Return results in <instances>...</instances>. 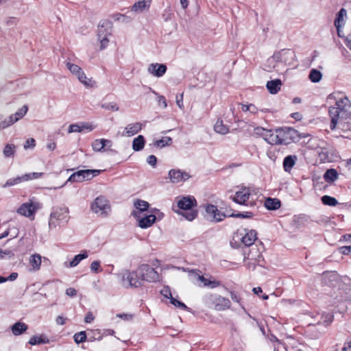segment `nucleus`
I'll return each instance as SVG.
<instances>
[{
  "mask_svg": "<svg viewBox=\"0 0 351 351\" xmlns=\"http://www.w3.org/2000/svg\"><path fill=\"white\" fill-rule=\"evenodd\" d=\"M202 302L205 306L217 311L228 310L231 306V302L228 298L216 293L204 294L202 298Z\"/></svg>",
  "mask_w": 351,
  "mask_h": 351,
  "instance_id": "1",
  "label": "nucleus"
},
{
  "mask_svg": "<svg viewBox=\"0 0 351 351\" xmlns=\"http://www.w3.org/2000/svg\"><path fill=\"white\" fill-rule=\"evenodd\" d=\"M196 206L197 201L193 196H184L178 201V207L183 210L179 213L189 221L197 217V211L193 209Z\"/></svg>",
  "mask_w": 351,
  "mask_h": 351,
  "instance_id": "2",
  "label": "nucleus"
},
{
  "mask_svg": "<svg viewBox=\"0 0 351 351\" xmlns=\"http://www.w3.org/2000/svg\"><path fill=\"white\" fill-rule=\"evenodd\" d=\"M69 208L66 207L56 208L50 213L49 219V228L52 230L58 226L66 224L69 221Z\"/></svg>",
  "mask_w": 351,
  "mask_h": 351,
  "instance_id": "3",
  "label": "nucleus"
},
{
  "mask_svg": "<svg viewBox=\"0 0 351 351\" xmlns=\"http://www.w3.org/2000/svg\"><path fill=\"white\" fill-rule=\"evenodd\" d=\"M120 276L121 283L126 289L138 288L143 285L137 269L133 271L126 269L120 274Z\"/></svg>",
  "mask_w": 351,
  "mask_h": 351,
  "instance_id": "4",
  "label": "nucleus"
},
{
  "mask_svg": "<svg viewBox=\"0 0 351 351\" xmlns=\"http://www.w3.org/2000/svg\"><path fill=\"white\" fill-rule=\"evenodd\" d=\"M277 133L279 134L282 145H289L293 142L298 141L304 136L300 134L298 130L290 127H282L277 128Z\"/></svg>",
  "mask_w": 351,
  "mask_h": 351,
  "instance_id": "5",
  "label": "nucleus"
},
{
  "mask_svg": "<svg viewBox=\"0 0 351 351\" xmlns=\"http://www.w3.org/2000/svg\"><path fill=\"white\" fill-rule=\"evenodd\" d=\"M141 282H156L160 280V274L148 264H141L137 268Z\"/></svg>",
  "mask_w": 351,
  "mask_h": 351,
  "instance_id": "6",
  "label": "nucleus"
},
{
  "mask_svg": "<svg viewBox=\"0 0 351 351\" xmlns=\"http://www.w3.org/2000/svg\"><path fill=\"white\" fill-rule=\"evenodd\" d=\"M101 170L98 169H83L72 173L68 178L66 182H82L85 180H90L93 177L98 176Z\"/></svg>",
  "mask_w": 351,
  "mask_h": 351,
  "instance_id": "7",
  "label": "nucleus"
},
{
  "mask_svg": "<svg viewBox=\"0 0 351 351\" xmlns=\"http://www.w3.org/2000/svg\"><path fill=\"white\" fill-rule=\"evenodd\" d=\"M203 207L205 209L204 217L210 221L220 222L228 217V212L220 211L215 205L207 204H204Z\"/></svg>",
  "mask_w": 351,
  "mask_h": 351,
  "instance_id": "8",
  "label": "nucleus"
},
{
  "mask_svg": "<svg viewBox=\"0 0 351 351\" xmlns=\"http://www.w3.org/2000/svg\"><path fill=\"white\" fill-rule=\"evenodd\" d=\"M28 106L27 105L23 106L16 113L11 114L5 120L0 121V129L7 128L21 120L26 114Z\"/></svg>",
  "mask_w": 351,
  "mask_h": 351,
  "instance_id": "9",
  "label": "nucleus"
},
{
  "mask_svg": "<svg viewBox=\"0 0 351 351\" xmlns=\"http://www.w3.org/2000/svg\"><path fill=\"white\" fill-rule=\"evenodd\" d=\"M169 178L173 184L185 182L191 178V175L185 171L180 169H172L169 171Z\"/></svg>",
  "mask_w": 351,
  "mask_h": 351,
  "instance_id": "10",
  "label": "nucleus"
},
{
  "mask_svg": "<svg viewBox=\"0 0 351 351\" xmlns=\"http://www.w3.org/2000/svg\"><path fill=\"white\" fill-rule=\"evenodd\" d=\"M110 208L108 201L104 196H99L95 198L91 204V210L95 213H101V215L106 213V209Z\"/></svg>",
  "mask_w": 351,
  "mask_h": 351,
  "instance_id": "11",
  "label": "nucleus"
},
{
  "mask_svg": "<svg viewBox=\"0 0 351 351\" xmlns=\"http://www.w3.org/2000/svg\"><path fill=\"white\" fill-rule=\"evenodd\" d=\"M251 195L250 189L245 186H242L241 190L237 191L234 197H230L232 201L240 205H247V202Z\"/></svg>",
  "mask_w": 351,
  "mask_h": 351,
  "instance_id": "12",
  "label": "nucleus"
},
{
  "mask_svg": "<svg viewBox=\"0 0 351 351\" xmlns=\"http://www.w3.org/2000/svg\"><path fill=\"white\" fill-rule=\"evenodd\" d=\"M344 113L339 107L332 106L328 108V116L330 118V128L331 130H335L339 121Z\"/></svg>",
  "mask_w": 351,
  "mask_h": 351,
  "instance_id": "13",
  "label": "nucleus"
},
{
  "mask_svg": "<svg viewBox=\"0 0 351 351\" xmlns=\"http://www.w3.org/2000/svg\"><path fill=\"white\" fill-rule=\"evenodd\" d=\"M112 23L108 19L101 20L97 27V37L109 36L112 34Z\"/></svg>",
  "mask_w": 351,
  "mask_h": 351,
  "instance_id": "14",
  "label": "nucleus"
},
{
  "mask_svg": "<svg viewBox=\"0 0 351 351\" xmlns=\"http://www.w3.org/2000/svg\"><path fill=\"white\" fill-rule=\"evenodd\" d=\"M38 207L36 204L33 202L23 203L17 209V213L23 216L30 217L34 215L36 212Z\"/></svg>",
  "mask_w": 351,
  "mask_h": 351,
  "instance_id": "15",
  "label": "nucleus"
},
{
  "mask_svg": "<svg viewBox=\"0 0 351 351\" xmlns=\"http://www.w3.org/2000/svg\"><path fill=\"white\" fill-rule=\"evenodd\" d=\"M167 69L165 64L152 63L148 66V72L157 77H160L165 75Z\"/></svg>",
  "mask_w": 351,
  "mask_h": 351,
  "instance_id": "16",
  "label": "nucleus"
},
{
  "mask_svg": "<svg viewBox=\"0 0 351 351\" xmlns=\"http://www.w3.org/2000/svg\"><path fill=\"white\" fill-rule=\"evenodd\" d=\"M144 126L145 124L140 122L130 123L125 128L123 136H132L138 133Z\"/></svg>",
  "mask_w": 351,
  "mask_h": 351,
  "instance_id": "17",
  "label": "nucleus"
},
{
  "mask_svg": "<svg viewBox=\"0 0 351 351\" xmlns=\"http://www.w3.org/2000/svg\"><path fill=\"white\" fill-rule=\"evenodd\" d=\"M134 206L137 210H133L132 213V215L136 218L138 219L140 217V213L146 211L148 210L149 204L147 202L142 199H136Z\"/></svg>",
  "mask_w": 351,
  "mask_h": 351,
  "instance_id": "18",
  "label": "nucleus"
},
{
  "mask_svg": "<svg viewBox=\"0 0 351 351\" xmlns=\"http://www.w3.org/2000/svg\"><path fill=\"white\" fill-rule=\"evenodd\" d=\"M138 221V226L141 228L146 229L152 226L157 219L156 215L150 214L144 217L137 219Z\"/></svg>",
  "mask_w": 351,
  "mask_h": 351,
  "instance_id": "19",
  "label": "nucleus"
},
{
  "mask_svg": "<svg viewBox=\"0 0 351 351\" xmlns=\"http://www.w3.org/2000/svg\"><path fill=\"white\" fill-rule=\"evenodd\" d=\"M265 140L271 145H282L277 129L274 131L267 130L265 134Z\"/></svg>",
  "mask_w": 351,
  "mask_h": 351,
  "instance_id": "20",
  "label": "nucleus"
},
{
  "mask_svg": "<svg viewBox=\"0 0 351 351\" xmlns=\"http://www.w3.org/2000/svg\"><path fill=\"white\" fill-rule=\"evenodd\" d=\"M347 11L345 8H342L337 13L335 19V26L337 29V35H339V29L344 25V17L346 16Z\"/></svg>",
  "mask_w": 351,
  "mask_h": 351,
  "instance_id": "21",
  "label": "nucleus"
},
{
  "mask_svg": "<svg viewBox=\"0 0 351 351\" xmlns=\"http://www.w3.org/2000/svg\"><path fill=\"white\" fill-rule=\"evenodd\" d=\"M257 239V232L254 230H248L245 234L241 238L242 243L247 247H250L254 244Z\"/></svg>",
  "mask_w": 351,
  "mask_h": 351,
  "instance_id": "22",
  "label": "nucleus"
},
{
  "mask_svg": "<svg viewBox=\"0 0 351 351\" xmlns=\"http://www.w3.org/2000/svg\"><path fill=\"white\" fill-rule=\"evenodd\" d=\"M317 155L320 163L330 162L333 160L332 154L326 147H321L317 152Z\"/></svg>",
  "mask_w": 351,
  "mask_h": 351,
  "instance_id": "23",
  "label": "nucleus"
},
{
  "mask_svg": "<svg viewBox=\"0 0 351 351\" xmlns=\"http://www.w3.org/2000/svg\"><path fill=\"white\" fill-rule=\"evenodd\" d=\"M282 83L280 79H276L268 81L266 84V87L270 94H277L280 90Z\"/></svg>",
  "mask_w": 351,
  "mask_h": 351,
  "instance_id": "24",
  "label": "nucleus"
},
{
  "mask_svg": "<svg viewBox=\"0 0 351 351\" xmlns=\"http://www.w3.org/2000/svg\"><path fill=\"white\" fill-rule=\"evenodd\" d=\"M295 155H289L285 157L282 162L283 169L285 172H290L297 161Z\"/></svg>",
  "mask_w": 351,
  "mask_h": 351,
  "instance_id": "25",
  "label": "nucleus"
},
{
  "mask_svg": "<svg viewBox=\"0 0 351 351\" xmlns=\"http://www.w3.org/2000/svg\"><path fill=\"white\" fill-rule=\"evenodd\" d=\"M282 63L291 65L295 60V53L293 51L289 49H282Z\"/></svg>",
  "mask_w": 351,
  "mask_h": 351,
  "instance_id": "26",
  "label": "nucleus"
},
{
  "mask_svg": "<svg viewBox=\"0 0 351 351\" xmlns=\"http://www.w3.org/2000/svg\"><path fill=\"white\" fill-rule=\"evenodd\" d=\"M149 6L150 4L149 2L145 0H138L132 6L130 12H143L145 10H148Z\"/></svg>",
  "mask_w": 351,
  "mask_h": 351,
  "instance_id": "27",
  "label": "nucleus"
},
{
  "mask_svg": "<svg viewBox=\"0 0 351 351\" xmlns=\"http://www.w3.org/2000/svg\"><path fill=\"white\" fill-rule=\"evenodd\" d=\"M28 328V326L21 322H17L14 323L12 327V332L15 336H19L24 333Z\"/></svg>",
  "mask_w": 351,
  "mask_h": 351,
  "instance_id": "28",
  "label": "nucleus"
},
{
  "mask_svg": "<svg viewBox=\"0 0 351 351\" xmlns=\"http://www.w3.org/2000/svg\"><path fill=\"white\" fill-rule=\"evenodd\" d=\"M106 143L109 144V147L112 146V141L110 140L104 138L96 139L93 141L92 147L94 151L101 152L106 147Z\"/></svg>",
  "mask_w": 351,
  "mask_h": 351,
  "instance_id": "29",
  "label": "nucleus"
},
{
  "mask_svg": "<svg viewBox=\"0 0 351 351\" xmlns=\"http://www.w3.org/2000/svg\"><path fill=\"white\" fill-rule=\"evenodd\" d=\"M145 138L143 135H138L132 141V149L134 152H140L143 149L145 145Z\"/></svg>",
  "mask_w": 351,
  "mask_h": 351,
  "instance_id": "30",
  "label": "nucleus"
},
{
  "mask_svg": "<svg viewBox=\"0 0 351 351\" xmlns=\"http://www.w3.org/2000/svg\"><path fill=\"white\" fill-rule=\"evenodd\" d=\"M281 206L280 201L277 198L267 197L265 202V206L267 210H276Z\"/></svg>",
  "mask_w": 351,
  "mask_h": 351,
  "instance_id": "31",
  "label": "nucleus"
},
{
  "mask_svg": "<svg viewBox=\"0 0 351 351\" xmlns=\"http://www.w3.org/2000/svg\"><path fill=\"white\" fill-rule=\"evenodd\" d=\"M49 342V339L45 335H41L40 336H33L30 338L28 341L31 346H36L39 344H45L48 343Z\"/></svg>",
  "mask_w": 351,
  "mask_h": 351,
  "instance_id": "32",
  "label": "nucleus"
},
{
  "mask_svg": "<svg viewBox=\"0 0 351 351\" xmlns=\"http://www.w3.org/2000/svg\"><path fill=\"white\" fill-rule=\"evenodd\" d=\"M214 130L221 134H226L229 132V128L223 123L221 119H218L214 125Z\"/></svg>",
  "mask_w": 351,
  "mask_h": 351,
  "instance_id": "33",
  "label": "nucleus"
},
{
  "mask_svg": "<svg viewBox=\"0 0 351 351\" xmlns=\"http://www.w3.org/2000/svg\"><path fill=\"white\" fill-rule=\"evenodd\" d=\"M198 279L204 283V287H208L211 289L218 287L221 285V282L219 280H211L206 278L204 276H199Z\"/></svg>",
  "mask_w": 351,
  "mask_h": 351,
  "instance_id": "34",
  "label": "nucleus"
},
{
  "mask_svg": "<svg viewBox=\"0 0 351 351\" xmlns=\"http://www.w3.org/2000/svg\"><path fill=\"white\" fill-rule=\"evenodd\" d=\"M335 107H339L343 112H346L348 108L351 106V102L347 97L337 100Z\"/></svg>",
  "mask_w": 351,
  "mask_h": 351,
  "instance_id": "35",
  "label": "nucleus"
},
{
  "mask_svg": "<svg viewBox=\"0 0 351 351\" xmlns=\"http://www.w3.org/2000/svg\"><path fill=\"white\" fill-rule=\"evenodd\" d=\"M338 178V173L336 169H329L324 174V178L327 182H332Z\"/></svg>",
  "mask_w": 351,
  "mask_h": 351,
  "instance_id": "36",
  "label": "nucleus"
},
{
  "mask_svg": "<svg viewBox=\"0 0 351 351\" xmlns=\"http://www.w3.org/2000/svg\"><path fill=\"white\" fill-rule=\"evenodd\" d=\"M87 257H88V253L86 251H84V252H81L80 254L75 255L74 256V258H73V260L70 262L69 267H74L77 266L80 263V261L86 258Z\"/></svg>",
  "mask_w": 351,
  "mask_h": 351,
  "instance_id": "37",
  "label": "nucleus"
},
{
  "mask_svg": "<svg viewBox=\"0 0 351 351\" xmlns=\"http://www.w3.org/2000/svg\"><path fill=\"white\" fill-rule=\"evenodd\" d=\"M173 143L172 138L169 136H164L162 138L154 142V145L159 148H163L166 146L171 145Z\"/></svg>",
  "mask_w": 351,
  "mask_h": 351,
  "instance_id": "38",
  "label": "nucleus"
},
{
  "mask_svg": "<svg viewBox=\"0 0 351 351\" xmlns=\"http://www.w3.org/2000/svg\"><path fill=\"white\" fill-rule=\"evenodd\" d=\"M321 201L326 206H335L338 204V201L335 197L327 195L322 196Z\"/></svg>",
  "mask_w": 351,
  "mask_h": 351,
  "instance_id": "39",
  "label": "nucleus"
},
{
  "mask_svg": "<svg viewBox=\"0 0 351 351\" xmlns=\"http://www.w3.org/2000/svg\"><path fill=\"white\" fill-rule=\"evenodd\" d=\"M322 77V73L317 69H313L311 70L308 78L313 83L319 82Z\"/></svg>",
  "mask_w": 351,
  "mask_h": 351,
  "instance_id": "40",
  "label": "nucleus"
},
{
  "mask_svg": "<svg viewBox=\"0 0 351 351\" xmlns=\"http://www.w3.org/2000/svg\"><path fill=\"white\" fill-rule=\"evenodd\" d=\"M228 217H234V218H245L250 219L254 216V213L252 212H239V213H229L228 212Z\"/></svg>",
  "mask_w": 351,
  "mask_h": 351,
  "instance_id": "41",
  "label": "nucleus"
},
{
  "mask_svg": "<svg viewBox=\"0 0 351 351\" xmlns=\"http://www.w3.org/2000/svg\"><path fill=\"white\" fill-rule=\"evenodd\" d=\"M16 147L14 144H6L3 153L5 158H12L14 157L15 154Z\"/></svg>",
  "mask_w": 351,
  "mask_h": 351,
  "instance_id": "42",
  "label": "nucleus"
},
{
  "mask_svg": "<svg viewBox=\"0 0 351 351\" xmlns=\"http://www.w3.org/2000/svg\"><path fill=\"white\" fill-rule=\"evenodd\" d=\"M29 262L34 269L38 270L40 267L41 256L39 254H34L31 256Z\"/></svg>",
  "mask_w": 351,
  "mask_h": 351,
  "instance_id": "43",
  "label": "nucleus"
},
{
  "mask_svg": "<svg viewBox=\"0 0 351 351\" xmlns=\"http://www.w3.org/2000/svg\"><path fill=\"white\" fill-rule=\"evenodd\" d=\"M44 175V173L39 172H32L29 173H25L21 176L23 182H26L31 180H34L42 177Z\"/></svg>",
  "mask_w": 351,
  "mask_h": 351,
  "instance_id": "44",
  "label": "nucleus"
},
{
  "mask_svg": "<svg viewBox=\"0 0 351 351\" xmlns=\"http://www.w3.org/2000/svg\"><path fill=\"white\" fill-rule=\"evenodd\" d=\"M112 17L115 21H119L125 23H130L133 19V17L131 16H128L120 13L113 14Z\"/></svg>",
  "mask_w": 351,
  "mask_h": 351,
  "instance_id": "45",
  "label": "nucleus"
},
{
  "mask_svg": "<svg viewBox=\"0 0 351 351\" xmlns=\"http://www.w3.org/2000/svg\"><path fill=\"white\" fill-rule=\"evenodd\" d=\"M86 338H87V336H86V333L85 331H80L79 332L75 333L73 335L74 341L77 344H80L81 343L86 341Z\"/></svg>",
  "mask_w": 351,
  "mask_h": 351,
  "instance_id": "46",
  "label": "nucleus"
},
{
  "mask_svg": "<svg viewBox=\"0 0 351 351\" xmlns=\"http://www.w3.org/2000/svg\"><path fill=\"white\" fill-rule=\"evenodd\" d=\"M66 68L76 76L82 71V68L77 64L71 63L70 62H66Z\"/></svg>",
  "mask_w": 351,
  "mask_h": 351,
  "instance_id": "47",
  "label": "nucleus"
},
{
  "mask_svg": "<svg viewBox=\"0 0 351 351\" xmlns=\"http://www.w3.org/2000/svg\"><path fill=\"white\" fill-rule=\"evenodd\" d=\"M23 182L21 176H17L16 178L8 179L6 182L3 185V188L10 187L17 184Z\"/></svg>",
  "mask_w": 351,
  "mask_h": 351,
  "instance_id": "48",
  "label": "nucleus"
},
{
  "mask_svg": "<svg viewBox=\"0 0 351 351\" xmlns=\"http://www.w3.org/2000/svg\"><path fill=\"white\" fill-rule=\"evenodd\" d=\"M170 303L171 304H173V306H175L176 307L180 308L184 311H189L190 309L184 303L174 298L173 297L171 298Z\"/></svg>",
  "mask_w": 351,
  "mask_h": 351,
  "instance_id": "49",
  "label": "nucleus"
},
{
  "mask_svg": "<svg viewBox=\"0 0 351 351\" xmlns=\"http://www.w3.org/2000/svg\"><path fill=\"white\" fill-rule=\"evenodd\" d=\"M160 293L162 296L169 300H171V298H173L171 289L169 286H164L160 291Z\"/></svg>",
  "mask_w": 351,
  "mask_h": 351,
  "instance_id": "50",
  "label": "nucleus"
},
{
  "mask_svg": "<svg viewBox=\"0 0 351 351\" xmlns=\"http://www.w3.org/2000/svg\"><path fill=\"white\" fill-rule=\"evenodd\" d=\"M99 268H100V261H94L90 265L91 271L95 274H97L102 271V269H99Z\"/></svg>",
  "mask_w": 351,
  "mask_h": 351,
  "instance_id": "51",
  "label": "nucleus"
},
{
  "mask_svg": "<svg viewBox=\"0 0 351 351\" xmlns=\"http://www.w3.org/2000/svg\"><path fill=\"white\" fill-rule=\"evenodd\" d=\"M101 108L112 111H117L119 110V107L115 103L104 104L101 105Z\"/></svg>",
  "mask_w": 351,
  "mask_h": 351,
  "instance_id": "52",
  "label": "nucleus"
},
{
  "mask_svg": "<svg viewBox=\"0 0 351 351\" xmlns=\"http://www.w3.org/2000/svg\"><path fill=\"white\" fill-rule=\"evenodd\" d=\"M68 132H82L81 125L77 123L71 124L69 127Z\"/></svg>",
  "mask_w": 351,
  "mask_h": 351,
  "instance_id": "53",
  "label": "nucleus"
},
{
  "mask_svg": "<svg viewBox=\"0 0 351 351\" xmlns=\"http://www.w3.org/2000/svg\"><path fill=\"white\" fill-rule=\"evenodd\" d=\"M108 36L98 37L100 43V50H103L107 47L109 43Z\"/></svg>",
  "mask_w": 351,
  "mask_h": 351,
  "instance_id": "54",
  "label": "nucleus"
},
{
  "mask_svg": "<svg viewBox=\"0 0 351 351\" xmlns=\"http://www.w3.org/2000/svg\"><path fill=\"white\" fill-rule=\"evenodd\" d=\"M77 79L80 80V82H82L85 86H89V83L88 82L87 77L84 72L82 71L77 75Z\"/></svg>",
  "mask_w": 351,
  "mask_h": 351,
  "instance_id": "55",
  "label": "nucleus"
},
{
  "mask_svg": "<svg viewBox=\"0 0 351 351\" xmlns=\"http://www.w3.org/2000/svg\"><path fill=\"white\" fill-rule=\"evenodd\" d=\"M14 252L10 250H3L0 249V259L3 258L5 256L11 258L14 256Z\"/></svg>",
  "mask_w": 351,
  "mask_h": 351,
  "instance_id": "56",
  "label": "nucleus"
},
{
  "mask_svg": "<svg viewBox=\"0 0 351 351\" xmlns=\"http://www.w3.org/2000/svg\"><path fill=\"white\" fill-rule=\"evenodd\" d=\"M36 146V141L33 138H28L25 145H24V149H27L29 148H34Z\"/></svg>",
  "mask_w": 351,
  "mask_h": 351,
  "instance_id": "57",
  "label": "nucleus"
},
{
  "mask_svg": "<svg viewBox=\"0 0 351 351\" xmlns=\"http://www.w3.org/2000/svg\"><path fill=\"white\" fill-rule=\"evenodd\" d=\"M81 128H82V132L84 130H88V132H91L95 129V126L93 125L91 123L88 122H83L81 123Z\"/></svg>",
  "mask_w": 351,
  "mask_h": 351,
  "instance_id": "58",
  "label": "nucleus"
},
{
  "mask_svg": "<svg viewBox=\"0 0 351 351\" xmlns=\"http://www.w3.org/2000/svg\"><path fill=\"white\" fill-rule=\"evenodd\" d=\"M147 162L153 167H155L157 163V158L154 155H149L147 158Z\"/></svg>",
  "mask_w": 351,
  "mask_h": 351,
  "instance_id": "59",
  "label": "nucleus"
},
{
  "mask_svg": "<svg viewBox=\"0 0 351 351\" xmlns=\"http://www.w3.org/2000/svg\"><path fill=\"white\" fill-rule=\"evenodd\" d=\"M272 58L277 62H282V50L275 52Z\"/></svg>",
  "mask_w": 351,
  "mask_h": 351,
  "instance_id": "60",
  "label": "nucleus"
},
{
  "mask_svg": "<svg viewBox=\"0 0 351 351\" xmlns=\"http://www.w3.org/2000/svg\"><path fill=\"white\" fill-rule=\"evenodd\" d=\"M231 299L237 303H240L241 302V298L237 295V292L234 291H230Z\"/></svg>",
  "mask_w": 351,
  "mask_h": 351,
  "instance_id": "61",
  "label": "nucleus"
},
{
  "mask_svg": "<svg viewBox=\"0 0 351 351\" xmlns=\"http://www.w3.org/2000/svg\"><path fill=\"white\" fill-rule=\"evenodd\" d=\"M339 250H340L341 253H342L344 255L350 254H351V245L341 247Z\"/></svg>",
  "mask_w": 351,
  "mask_h": 351,
  "instance_id": "62",
  "label": "nucleus"
},
{
  "mask_svg": "<svg viewBox=\"0 0 351 351\" xmlns=\"http://www.w3.org/2000/svg\"><path fill=\"white\" fill-rule=\"evenodd\" d=\"M176 104L180 108L183 107V93L180 95H176Z\"/></svg>",
  "mask_w": 351,
  "mask_h": 351,
  "instance_id": "63",
  "label": "nucleus"
},
{
  "mask_svg": "<svg viewBox=\"0 0 351 351\" xmlns=\"http://www.w3.org/2000/svg\"><path fill=\"white\" fill-rule=\"evenodd\" d=\"M66 294L69 296L73 297L77 295V291L74 288H68L66 290Z\"/></svg>",
  "mask_w": 351,
  "mask_h": 351,
  "instance_id": "64",
  "label": "nucleus"
}]
</instances>
